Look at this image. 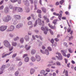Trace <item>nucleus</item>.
<instances>
[{
  "label": "nucleus",
  "mask_w": 76,
  "mask_h": 76,
  "mask_svg": "<svg viewBox=\"0 0 76 76\" xmlns=\"http://www.w3.org/2000/svg\"><path fill=\"white\" fill-rule=\"evenodd\" d=\"M12 17L9 15H7L6 17H5L3 18V21L6 22H8L10 20H11Z\"/></svg>",
  "instance_id": "1"
},
{
  "label": "nucleus",
  "mask_w": 76,
  "mask_h": 76,
  "mask_svg": "<svg viewBox=\"0 0 76 76\" xmlns=\"http://www.w3.org/2000/svg\"><path fill=\"white\" fill-rule=\"evenodd\" d=\"M41 29L42 31H43L45 35H47L48 31V28L47 27H42Z\"/></svg>",
  "instance_id": "2"
},
{
  "label": "nucleus",
  "mask_w": 76,
  "mask_h": 76,
  "mask_svg": "<svg viewBox=\"0 0 76 76\" xmlns=\"http://www.w3.org/2000/svg\"><path fill=\"white\" fill-rule=\"evenodd\" d=\"M4 44L6 47L10 48V43L7 40H4Z\"/></svg>",
  "instance_id": "3"
},
{
  "label": "nucleus",
  "mask_w": 76,
  "mask_h": 76,
  "mask_svg": "<svg viewBox=\"0 0 76 76\" xmlns=\"http://www.w3.org/2000/svg\"><path fill=\"white\" fill-rule=\"evenodd\" d=\"M63 13V12L62 11H61L59 12L60 15H59V14L56 13V12H54L53 13V14L54 15H55V16H58V18L59 19V20H61V16H62V13Z\"/></svg>",
  "instance_id": "4"
},
{
  "label": "nucleus",
  "mask_w": 76,
  "mask_h": 76,
  "mask_svg": "<svg viewBox=\"0 0 76 76\" xmlns=\"http://www.w3.org/2000/svg\"><path fill=\"white\" fill-rule=\"evenodd\" d=\"M38 22L39 24V25H41V20L39 18H38L37 20L35 21V23L34 25V27H35L37 24H38Z\"/></svg>",
  "instance_id": "5"
},
{
  "label": "nucleus",
  "mask_w": 76,
  "mask_h": 76,
  "mask_svg": "<svg viewBox=\"0 0 76 76\" xmlns=\"http://www.w3.org/2000/svg\"><path fill=\"white\" fill-rule=\"evenodd\" d=\"M14 18L17 20H20L21 19V16L19 15H15L13 16Z\"/></svg>",
  "instance_id": "6"
},
{
  "label": "nucleus",
  "mask_w": 76,
  "mask_h": 76,
  "mask_svg": "<svg viewBox=\"0 0 76 76\" xmlns=\"http://www.w3.org/2000/svg\"><path fill=\"white\" fill-rule=\"evenodd\" d=\"M7 26H3L0 27V31H2V32H3V31H4L6 29H7Z\"/></svg>",
  "instance_id": "7"
},
{
  "label": "nucleus",
  "mask_w": 76,
  "mask_h": 76,
  "mask_svg": "<svg viewBox=\"0 0 76 76\" xmlns=\"http://www.w3.org/2000/svg\"><path fill=\"white\" fill-rule=\"evenodd\" d=\"M5 69V65H4L2 66L1 68V71H0V75H1L3 73V71Z\"/></svg>",
  "instance_id": "8"
},
{
  "label": "nucleus",
  "mask_w": 76,
  "mask_h": 76,
  "mask_svg": "<svg viewBox=\"0 0 76 76\" xmlns=\"http://www.w3.org/2000/svg\"><path fill=\"white\" fill-rule=\"evenodd\" d=\"M15 29V26H11L7 29V31H13Z\"/></svg>",
  "instance_id": "9"
},
{
  "label": "nucleus",
  "mask_w": 76,
  "mask_h": 76,
  "mask_svg": "<svg viewBox=\"0 0 76 76\" xmlns=\"http://www.w3.org/2000/svg\"><path fill=\"white\" fill-rule=\"evenodd\" d=\"M58 56H56V58H57L58 59V60H63V57L61 56V54L60 53H58Z\"/></svg>",
  "instance_id": "10"
},
{
  "label": "nucleus",
  "mask_w": 76,
  "mask_h": 76,
  "mask_svg": "<svg viewBox=\"0 0 76 76\" xmlns=\"http://www.w3.org/2000/svg\"><path fill=\"white\" fill-rule=\"evenodd\" d=\"M61 52L64 56V57H66V53H67L66 50H61Z\"/></svg>",
  "instance_id": "11"
},
{
  "label": "nucleus",
  "mask_w": 76,
  "mask_h": 76,
  "mask_svg": "<svg viewBox=\"0 0 76 76\" xmlns=\"http://www.w3.org/2000/svg\"><path fill=\"white\" fill-rule=\"evenodd\" d=\"M40 73L41 75H43V76H45L47 75H48V73H45V71L44 70H42L40 71Z\"/></svg>",
  "instance_id": "12"
},
{
  "label": "nucleus",
  "mask_w": 76,
  "mask_h": 76,
  "mask_svg": "<svg viewBox=\"0 0 76 76\" xmlns=\"http://www.w3.org/2000/svg\"><path fill=\"white\" fill-rule=\"evenodd\" d=\"M35 57L37 61H40L41 60V56L39 55H37Z\"/></svg>",
  "instance_id": "13"
},
{
  "label": "nucleus",
  "mask_w": 76,
  "mask_h": 76,
  "mask_svg": "<svg viewBox=\"0 0 76 76\" xmlns=\"http://www.w3.org/2000/svg\"><path fill=\"white\" fill-rule=\"evenodd\" d=\"M38 0H35L34 1V6H35V9L34 10H37V5H38Z\"/></svg>",
  "instance_id": "14"
},
{
  "label": "nucleus",
  "mask_w": 76,
  "mask_h": 76,
  "mask_svg": "<svg viewBox=\"0 0 76 76\" xmlns=\"http://www.w3.org/2000/svg\"><path fill=\"white\" fill-rule=\"evenodd\" d=\"M23 26V24L22 23H20L18 24L16 27V28H22Z\"/></svg>",
  "instance_id": "15"
},
{
  "label": "nucleus",
  "mask_w": 76,
  "mask_h": 76,
  "mask_svg": "<svg viewBox=\"0 0 76 76\" xmlns=\"http://www.w3.org/2000/svg\"><path fill=\"white\" fill-rule=\"evenodd\" d=\"M4 12L5 13H7L9 12V8L7 7H6L4 10Z\"/></svg>",
  "instance_id": "16"
},
{
  "label": "nucleus",
  "mask_w": 76,
  "mask_h": 76,
  "mask_svg": "<svg viewBox=\"0 0 76 76\" xmlns=\"http://www.w3.org/2000/svg\"><path fill=\"white\" fill-rule=\"evenodd\" d=\"M20 9V8H19V7H14V10L15 12H19Z\"/></svg>",
  "instance_id": "17"
},
{
  "label": "nucleus",
  "mask_w": 76,
  "mask_h": 76,
  "mask_svg": "<svg viewBox=\"0 0 76 76\" xmlns=\"http://www.w3.org/2000/svg\"><path fill=\"white\" fill-rule=\"evenodd\" d=\"M29 36H26L24 37V39H26V41H28L29 40Z\"/></svg>",
  "instance_id": "18"
},
{
  "label": "nucleus",
  "mask_w": 76,
  "mask_h": 76,
  "mask_svg": "<svg viewBox=\"0 0 76 76\" xmlns=\"http://www.w3.org/2000/svg\"><path fill=\"white\" fill-rule=\"evenodd\" d=\"M15 69V66H13V65L11 66L8 69L9 71Z\"/></svg>",
  "instance_id": "19"
},
{
  "label": "nucleus",
  "mask_w": 76,
  "mask_h": 76,
  "mask_svg": "<svg viewBox=\"0 0 76 76\" xmlns=\"http://www.w3.org/2000/svg\"><path fill=\"white\" fill-rule=\"evenodd\" d=\"M12 51L10 52L9 53L6 54L4 55H3L2 56V57L3 58H5V57H7V56H9L11 54H12Z\"/></svg>",
  "instance_id": "20"
},
{
  "label": "nucleus",
  "mask_w": 76,
  "mask_h": 76,
  "mask_svg": "<svg viewBox=\"0 0 76 76\" xmlns=\"http://www.w3.org/2000/svg\"><path fill=\"white\" fill-rule=\"evenodd\" d=\"M48 25L51 29H56V27L55 26H53L52 25H51L50 23L48 24Z\"/></svg>",
  "instance_id": "21"
},
{
  "label": "nucleus",
  "mask_w": 76,
  "mask_h": 76,
  "mask_svg": "<svg viewBox=\"0 0 76 76\" xmlns=\"http://www.w3.org/2000/svg\"><path fill=\"white\" fill-rule=\"evenodd\" d=\"M25 47L26 50H29L30 49L31 47L30 46H28V45H25Z\"/></svg>",
  "instance_id": "22"
},
{
  "label": "nucleus",
  "mask_w": 76,
  "mask_h": 76,
  "mask_svg": "<svg viewBox=\"0 0 76 76\" xmlns=\"http://www.w3.org/2000/svg\"><path fill=\"white\" fill-rule=\"evenodd\" d=\"M31 59L32 61H33V62H34V61H36L35 58L34 56H32L31 58Z\"/></svg>",
  "instance_id": "23"
},
{
  "label": "nucleus",
  "mask_w": 76,
  "mask_h": 76,
  "mask_svg": "<svg viewBox=\"0 0 76 76\" xmlns=\"http://www.w3.org/2000/svg\"><path fill=\"white\" fill-rule=\"evenodd\" d=\"M35 70L33 68H31L30 69V73L31 75H32L34 73Z\"/></svg>",
  "instance_id": "24"
},
{
  "label": "nucleus",
  "mask_w": 76,
  "mask_h": 76,
  "mask_svg": "<svg viewBox=\"0 0 76 76\" xmlns=\"http://www.w3.org/2000/svg\"><path fill=\"white\" fill-rule=\"evenodd\" d=\"M12 45L13 46L16 47V45H17V43L16 42H12Z\"/></svg>",
  "instance_id": "25"
},
{
  "label": "nucleus",
  "mask_w": 76,
  "mask_h": 76,
  "mask_svg": "<svg viewBox=\"0 0 76 76\" xmlns=\"http://www.w3.org/2000/svg\"><path fill=\"white\" fill-rule=\"evenodd\" d=\"M45 54L46 55H48V54H49V51H48V49H46L45 50Z\"/></svg>",
  "instance_id": "26"
},
{
  "label": "nucleus",
  "mask_w": 76,
  "mask_h": 76,
  "mask_svg": "<svg viewBox=\"0 0 76 76\" xmlns=\"http://www.w3.org/2000/svg\"><path fill=\"white\" fill-rule=\"evenodd\" d=\"M35 53H36V51L35 50V49L32 50L31 51V53L32 55H33V54H35Z\"/></svg>",
  "instance_id": "27"
},
{
  "label": "nucleus",
  "mask_w": 76,
  "mask_h": 76,
  "mask_svg": "<svg viewBox=\"0 0 76 76\" xmlns=\"http://www.w3.org/2000/svg\"><path fill=\"white\" fill-rule=\"evenodd\" d=\"M24 4L25 5L27 6H29V1H28L26 2H25Z\"/></svg>",
  "instance_id": "28"
},
{
  "label": "nucleus",
  "mask_w": 76,
  "mask_h": 76,
  "mask_svg": "<svg viewBox=\"0 0 76 76\" xmlns=\"http://www.w3.org/2000/svg\"><path fill=\"white\" fill-rule=\"evenodd\" d=\"M9 7L10 9H13V10H14L15 9V7H13L12 5H10L9 6Z\"/></svg>",
  "instance_id": "29"
},
{
  "label": "nucleus",
  "mask_w": 76,
  "mask_h": 76,
  "mask_svg": "<svg viewBox=\"0 0 76 76\" xmlns=\"http://www.w3.org/2000/svg\"><path fill=\"white\" fill-rule=\"evenodd\" d=\"M24 60L26 62H28L29 61V58L28 57H26Z\"/></svg>",
  "instance_id": "30"
},
{
  "label": "nucleus",
  "mask_w": 76,
  "mask_h": 76,
  "mask_svg": "<svg viewBox=\"0 0 76 76\" xmlns=\"http://www.w3.org/2000/svg\"><path fill=\"white\" fill-rule=\"evenodd\" d=\"M18 21L17 20H15L14 21L13 24L14 25H16L17 23H18Z\"/></svg>",
  "instance_id": "31"
},
{
  "label": "nucleus",
  "mask_w": 76,
  "mask_h": 76,
  "mask_svg": "<svg viewBox=\"0 0 76 76\" xmlns=\"http://www.w3.org/2000/svg\"><path fill=\"white\" fill-rule=\"evenodd\" d=\"M42 12L44 13L46 12V9L45 7H42Z\"/></svg>",
  "instance_id": "32"
},
{
  "label": "nucleus",
  "mask_w": 76,
  "mask_h": 76,
  "mask_svg": "<svg viewBox=\"0 0 76 76\" xmlns=\"http://www.w3.org/2000/svg\"><path fill=\"white\" fill-rule=\"evenodd\" d=\"M15 34H9V36L11 38H12V37H15Z\"/></svg>",
  "instance_id": "33"
},
{
  "label": "nucleus",
  "mask_w": 76,
  "mask_h": 76,
  "mask_svg": "<svg viewBox=\"0 0 76 76\" xmlns=\"http://www.w3.org/2000/svg\"><path fill=\"white\" fill-rule=\"evenodd\" d=\"M48 31L50 32V33L52 35H53L54 34V33H53V31H52V30L51 29H48Z\"/></svg>",
  "instance_id": "34"
},
{
  "label": "nucleus",
  "mask_w": 76,
  "mask_h": 76,
  "mask_svg": "<svg viewBox=\"0 0 76 76\" xmlns=\"http://www.w3.org/2000/svg\"><path fill=\"white\" fill-rule=\"evenodd\" d=\"M20 42L22 44V43H23L24 42V39H23V38H21L20 39Z\"/></svg>",
  "instance_id": "35"
},
{
  "label": "nucleus",
  "mask_w": 76,
  "mask_h": 76,
  "mask_svg": "<svg viewBox=\"0 0 76 76\" xmlns=\"http://www.w3.org/2000/svg\"><path fill=\"white\" fill-rule=\"evenodd\" d=\"M26 10V12L28 13V12H29V8H28V7L25 8Z\"/></svg>",
  "instance_id": "36"
},
{
  "label": "nucleus",
  "mask_w": 76,
  "mask_h": 76,
  "mask_svg": "<svg viewBox=\"0 0 76 76\" xmlns=\"http://www.w3.org/2000/svg\"><path fill=\"white\" fill-rule=\"evenodd\" d=\"M57 20H55L53 21V23L54 25L57 24Z\"/></svg>",
  "instance_id": "37"
},
{
  "label": "nucleus",
  "mask_w": 76,
  "mask_h": 76,
  "mask_svg": "<svg viewBox=\"0 0 76 76\" xmlns=\"http://www.w3.org/2000/svg\"><path fill=\"white\" fill-rule=\"evenodd\" d=\"M22 65V62L21 61H20L18 64V66H20Z\"/></svg>",
  "instance_id": "38"
},
{
  "label": "nucleus",
  "mask_w": 76,
  "mask_h": 76,
  "mask_svg": "<svg viewBox=\"0 0 76 76\" xmlns=\"http://www.w3.org/2000/svg\"><path fill=\"white\" fill-rule=\"evenodd\" d=\"M45 71L47 72H50V69L49 68H48L46 69Z\"/></svg>",
  "instance_id": "39"
},
{
  "label": "nucleus",
  "mask_w": 76,
  "mask_h": 76,
  "mask_svg": "<svg viewBox=\"0 0 76 76\" xmlns=\"http://www.w3.org/2000/svg\"><path fill=\"white\" fill-rule=\"evenodd\" d=\"M17 1L18 0H11V1L12 3H16Z\"/></svg>",
  "instance_id": "40"
},
{
  "label": "nucleus",
  "mask_w": 76,
  "mask_h": 76,
  "mask_svg": "<svg viewBox=\"0 0 76 76\" xmlns=\"http://www.w3.org/2000/svg\"><path fill=\"white\" fill-rule=\"evenodd\" d=\"M17 55V53H15L13 54L12 55V57L13 58H15V57H16V55Z\"/></svg>",
  "instance_id": "41"
},
{
  "label": "nucleus",
  "mask_w": 76,
  "mask_h": 76,
  "mask_svg": "<svg viewBox=\"0 0 76 76\" xmlns=\"http://www.w3.org/2000/svg\"><path fill=\"white\" fill-rule=\"evenodd\" d=\"M4 9V5H2L0 7V10H3Z\"/></svg>",
  "instance_id": "42"
},
{
  "label": "nucleus",
  "mask_w": 76,
  "mask_h": 76,
  "mask_svg": "<svg viewBox=\"0 0 76 76\" xmlns=\"http://www.w3.org/2000/svg\"><path fill=\"white\" fill-rule=\"evenodd\" d=\"M32 21H28V25H32Z\"/></svg>",
  "instance_id": "43"
},
{
  "label": "nucleus",
  "mask_w": 76,
  "mask_h": 76,
  "mask_svg": "<svg viewBox=\"0 0 76 76\" xmlns=\"http://www.w3.org/2000/svg\"><path fill=\"white\" fill-rule=\"evenodd\" d=\"M40 51L41 53H42V54H45V51L42 50H40Z\"/></svg>",
  "instance_id": "44"
},
{
  "label": "nucleus",
  "mask_w": 76,
  "mask_h": 76,
  "mask_svg": "<svg viewBox=\"0 0 76 76\" xmlns=\"http://www.w3.org/2000/svg\"><path fill=\"white\" fill-rule=\"evenodd\" d=\"M42 12V11L41 10H38L37 11V13H41Z\"/></svg>",
  "instance_id": "45"
},
{
  "label": "nucleus",
  "mask_w": 76,
  "mask_h": 76,
  "mask_svg": "<svg viewBox=\"0 0 76 76\" xmlns=\"http://www.w3.org/2000/svg\"><path fill=\"white\" fill-rule=\"evenodd\" d=\"M49 50V51H52V49H51V47H49L47 48Z\"/></svg>",
  "instance_id": "46"
},
{
  "label": "nucleus",
  "mask_w": 76,
  "mask_h": 76,
  "mask_svg": "<svg viewBox=\"0 0 76 76\" xmlns=\"http://www.w3.org/2000/svg\"><path fill=\"white\" fill-rule=\"evenodd\" d=\"M56 64L58 66H61V64L59 61L56 62Z\"/></svg>",
  "instance_id": "47"
},
{
  "label": "nucleus",
  "mask_w": 76,
  "mask_h": 76,
  "mask_svg": "<svg viewBox=\"0 0 76 76\" xmlns=\"http://www.w3.org/2000/svg\"><path fill=\"white\" fill-rule=\"evenodd\" d=\"M64 3V0H61V1L60 2V4H62L63 3Z\"/></svg>",
  "instance_id": "48"
},
{
  "label": "nucleus",
  "mask_w": 76,
  "mask_h": 76,
  "mask_svg": "<svg viewBox=\"0 0 76 76\" xmlns=\"http://www.w3.org/2000/svg\"><path fill=\"white\" fill-rule=\"evenodd\" d=\"M19 72L18 71H16L15 73V76H17V75H19Z\"/></svg>",
  "instance_id": "49"
},
{
  "label": "nucleus",
  "mask_w": 76,
  "mask_h": 76,
  "mask_svg": "<svg viewBox=\"0 0 76 76\" xmlns=\"http://www.w3.org/2000/svg\"><path fill=\"white\" fill-rule=\"evenodd\" d=\"M20 10H19V12H22L23 10L21 8H19Z\"/></svg>",
  "instance_id": "50"
},
{
  "label": "nucleus",
  "mask_w": 76,
  "mask_h": 76,
  "mask_svg": "<svg viewBox=\"0 0 76 76\" xmlns=\"http://www.w3.org/2000/svg\"><path fill=\"white\" fill-rule=\"evenodd\" d=\"M68 51L69 53H73V51L71 50V48H69L68 50Z\"/></svg>",
  "instance_id": "51"
},
{
  "label": "nucleus",
  "mask_w": 76,
  "mask_h": 76,
  "mask_svg": "<svg viewBox=\"0 0 76 76\" xmlns=\"http://www.w3.org/2000/svg\"><path fill=\"white\" fill-rule=\"evenodd\" d=\"M28 56V54H24L23 55V58H25V57H26V56Z\"/></svg>",
  "instance_id": "52"
},
{
  "label": "nucleus",
  "mask_w": 76,
  "mask_h": 76,
  "mask_svg": "<svg viewBox=\"0 0 76 76\" xmlns=\"http://www.w3.org/2000/svg\"><path fill=\"white\" fill-rule=\"evenodd\" d=\"M15 59H16V61H20V60H21L20 59L18 58V57L16 58H15Z\"/></svg>",
  "instance_id": "53"
},
{
  "label": "nucleus",
  "mask_w": 76,
  "mask_h": 76,
  "mask_svg": "<svg viewBox=\"0 0 76 76\" xmlns=\"http://www.w3.org/2000/svg\"><path fill=\"white\" fill-rule=\"evenodd\" d=\"M73 39V36H71V37H69V40L70 41V40H72Z\"/></svg>",
  "instance_id": "54"
},
{
  "label": "nucleus",
  "mask_w": 76,
  "mask_h": 76,
  "mask_svg": "<svg viewBox=\"0 0 76 76\" xmlns=\"http://www.w3.org/2000/svg\"><path fill=\"white\" fill-rule=\"evenodd\" d=\"M39 3L40 5H42V0H39Z\"/></svg>",
  "instance_id": "55"
},
{
  "label": "nucleus",
  "mask_w": 76,
  "mask_h": 76,
  "mask_svg": "<svg viewBox=\"0 0 76 76\" xmlns=\"http://www.w3.org/2000/svg\"><path fill=\"white\" fill-rule=\"evenodd\" d=\"M55 40L56 42H57L58 41H59V39H58V38H56L55 39Z\"/></svg>",
  "instance_id": "56"
},
{
  "label": "nucleus",
  "mask_w": 76,
  "mask_h": 76,
  "mask_svg": "<svg viewBox=\"0 0 76 76\" xmlns=\"http://www.w3.org/2000/svg\"><path fill=\"white\" fill-rule=\"evenodd\" d=\"M71 30V29H70V28H68L67 30L68 32H70Z\"/></svg>",
  "instance_id": "57"
},
{
  "label": "nucleus",
  "mask_w": 76,
  "mask_h": 76,
  "mask_svg": "<svg viewBox=\"0 0 76 76\" xmlns=\"http://www.w3.org/2000/svg\"><path fill=\"white\" fill-rule=\"evenodd\" d=\"M13 46H12V47H11V48H10V51H12V50H13Z\"/></svg>",
  "instance_id": "58"
},
{
  "label": "nucleus",
  "mask_w": 76,
  "mask_h": 76,
  "mask_svg": "<svg viewBox=\"0 0 76 76\" xmlns=\"http://www.w3.org/2000/svg\"><path fill=\"white\" fill-rule=\"evenodd\" d=\"M39 37L40 40H41L42 41V39H43V38H42V37H41V36H39Z\"/></svg>",
  "instance_id": "59"
},
{
  "label": "nucleus",
  "mask_w": 76,
  "mask_h": 76,
  "mask_svg": "<svg viewBox=\"0 0 76 76\" xmlns=\"http://www.w3.org/2000/svg\"><path fill=\"white\" fill-rule=\"evenodd\" d=\"M70 54H68L67 55V58H69L70 57Z\"/></svg>",
  "instance_id": "60"
},
{
  "label": "nucleus",
  "mask_w": 76,
  "mask_h": 76,
  "mask_svg": "<svg viewBox=\"0 0 76 76\" xmlns=\"http://www.w3.org/2000/svg\"><path fill=\"white\" fill-rule=\"evenodd\" d=\"M18 4H20L21 3V0H18Z\"/></svg>",
  "instance_id": "61"
},
{
  "label": "nucleus",
  "mask_w": 76,
  "mask_h": 76,
  "mask_svg": "<svg viewBox=\"0 0 76 76\" xmlns=\"http://www.w3.org/2000/svg\"><path fill=\"white\" fill-rule=\"evenodd\" d=\"M54 39H52L51 40V43H52V44H53L54 43Z\"/></svg>",
  "instance_id": "62"
},
{
  "label": "nucleus",
  "mask_w": 76,
  "mask_h": 76,
  "mask_svg": "<svg viewBox=\"0 0 76 76\" xmlns=\"http://www.w3.org/2000/svg\"><path fill=\"white\" fill-rule=\"evenodd\" d=\"M42 43L41 42H40L39 43V46H41L42 45Z\"/></svg>",
  "instance_id": "63"
},
{
  "label": "nucleus",
  "mask_w": 76,
  "mask_h": 76,
  "mask_svg": "<svg viewBox=\"0 0 76 76\" xmlns=\"http://www.w3.org/2000/svg\"><path fill=\"white\" fill-rule=\"evenodd\" d=\"M32 38L33 39H35V37L34 36V35H33L32 36Z\"/></svg>",
  "instance_id": "64"
}]
</instances>
